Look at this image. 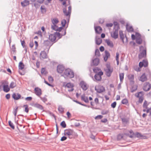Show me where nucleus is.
Returning a JSON list of instances; mask_svg holds the SVG:
<instances>
[{
  "instance_id": "57",
  "label": "nucleus",
  "mask_w": 151,
  "mask_h": 151,
  "mask_svg": "<svg viewBox=\"0 0 151 151\" xmlns=\"http://www.w3.org/2000/svg\"><path fill=\"white\" fill-rule=\"evenodd\" d=\"M116 104V101H114L111 104V106L113 108H115Z\"/></svg>"
},
{
  "instance_id": "13",
  "label": "nucleus",
  "mask_w": 151,
  "mask_h": 151,
  "mask_svg": "<svg viewBox=\"0 0 151 151\" xmlns=\"http://www.w3.org/2000/svg\"><path fill=\"white\" fill-rule=\"evenodd\" d=\"M99 63V59L97 58H96L92 60V62L91 64V66H97Z\"/></svg>"
},
{
  "instance_id": "43",
  "label": "nucleus",
  "mask_w": 151,
  "mask_h": 151,
  "mask_svg": "<svg viewBox=\"0 0 151 151\" xmlns=\"http://www.w3.org/2000/svg\"><path fill=\"white\" fill-rule=\"evenodd\" d=\"M59 22V21L56 18H54L52 20V24H57Z\"/></svg>"
},
{
  "instance_id": "63",
  "label": "nucleus",
  "mask_w": 151,
  "mask_h": 151,
  "mask_svg": "<svg viewBox=\"0 0 151 151\" xmlns=\"http://www.w3.org/2000/svg\"><path fill=\"white\" fill-rule=\"evenodd\" d=\"M48 113L51 116H53L54 118H55V119H55V117H56V116L53 113H52V112H51L50 111H48Z\"/></svg>"
},
{
  "instance_id": "64",
  "label": "nucleus",
  "mask_w": 151,
  "mask_h": 151,
  "mask_svg": "<svg viewBox=\"0 0 151 151\" xmlns=\"http://www.w3.org/2000/svg\"><path fill=\"white\" fill-rule=\"evenodd\" d=\"M67 139V137L65 136H63L62 137H61L60 139V141H63L66 140Z\"/></svg>"
},
{
  "instance_id": "42",
  "label": "nucleus",
  "mask_w": 151,
  "mask_h": 151,
  "mask_svg": "<svg viewBox=\"0 0 151 151\" xmlns=\"http://www.w3.org/2000/svg\"><path fill=\"white\" fill-rule=\"evenodd\" d=\"M124 73H119V78L120 81L121 82L124 79Z\"/></svg>"
},
{
  "instance_id": "38",
  "label": "nucleus",
  "mask_w": 151,
  "mask_h": 151,
  "mask_svg": "<svg viewBox=\"0 0 151 151\" xmlns=\"http://www.w3.org/2000/svg\"><path fill=\"white\" fill-rule=\"evenodd\" d=\"M148 105V104H147V101L146 100H145L143 105V108L146 109H147V106Z\"/></svg>"
},
{
  "instance_id": "44",
  "label": "nucleus",
  "mask_w": 151,
  "mask_h": 151,
  "mask_svg": "<svg viewBox=\"0 0 151 151\" xmlns=\"http://www.w3.org/2000/svg\"><path fill=\"white\" fill-rule=\"evenodd\" d=\"M121 102L123 104L127 105L128 103V101L127 99H124L122 100Z\"/></svg>"
},
{
  "instance_id": "23",
  "label": "nucleus",
  "mask_w": 151,
  "mask_h": 151,
  "mask_svg": "<svg viewBox=\"0 0 151 151\" xmlns=\"http://www.w3.org/2000/svg\"><path fill=\"white\" fill-rule=\"evenodd\" d=\"M21 5L23 7L27 6L29 4V1L28 0H24L21 2Z\"/></svg>"
},
{
  "instance_id": "29",
  "label": "nucleus",
  "mask_w": 151,
  "mask_h": 151,
  "mask_svg": "<svg viewBox=\"0 0 151 151\" xmlns=\"http://www.w3.org/2000/svg\"><path fill=\"white\" fill-rule=\"evenodd\" d=\"M81 99L86 103H88L89 102L88 97L86 96L85 97V96L84 94L81 96Z\"/></svg>"
},
{
  "instance_id": "6",
  "label": "nucleus",
  "mask_w": 151,
  "mask_h": 151,
  "mask_svg": "<svg viewBox=\"0 0 151 151\" xmlns=\"http://www.w3.org/2000/svg\"><path fill=\"white\" fill-rule=\"evenodd\" d=\"M73 131L70 129H66L65 130V134L68 136V137L70 139L73 138Z\"/></svg>"
},
{
  "instance_id": "36",
  "label": "nucleus",
  "mask_w": 151,
  "mask_h": 151,
  "mask_svg": "<svg viewBox=\"0 0 151 151\" xmlns=\"http://www.w3.org/2000/svg\"><path fill=\"white\" fill-rule=\"evenodd\" d=\"M136 42L139 45L141 44L142 42V40L141 37L137 38L136 40Z\"/></svg>"
},
{
  "instance_id": "58",
  "label": "nucleus",
  "mask_w": 151,
  "mask_h": 151,
  "mask_svg": "<svg viewBox=\"0 0 151 151\" xmlns=\"http://www.w3.org/2000/svg\"><path fill=\"white\" fill-rule=\"evenodd\" d=\"M125 134L127 136L129 137L130 138H132L133 137H135V134H131L130 135H129V134L125 133Z\"/></svg>"
},
{
  "instance_id": "14",
  "label": "nucleus",
  "mask_w": 151,
  "mask_h": 151,
  "mask_svg": "<svg viewBox=\"0 0 151 151\" xmlns=\"http://www.w3.org/2000/svg\"><path fill=\"white\" fill-rule=\"evenodd\" d=\"M135 137H137L141 139H146L147 138L146 136L143 135L141 134L138 132H137L135 134Z\"/></svg>"
},
{
  "instance_id": "50",
  "label": "nucleus",
  "mask_w": 151,
  "mask_h": 151,
  "mask_svg": "<svg viewBox=\"0 0 151 151\" xmlns=\"http://www.w3.org/2000/svg\"><path fill=\"white\" fill-rule=\"evenodd\" d=\"M41 12L42 13L44 14L46 13V9L45 7H43L42 6H41L40 7Z\"/></svg>"
},
{
  "instance_id": "18",
  "label": "nucleus",
  "mask_w": 151,
  "mask_h": 151,
  "mask_svg": "<svg viewBox=\"0 0 151 151\" xmlns=\"http://www.w3.org/2000/svg\"><path fill=\"white\" fill-rule=\"evenodd\" d=\"M64 69V67L63 65H58L57 66V71L59 73H62Z\"/></svg>"
},
{
  "instance_id": "4",
  "label": "nucleus",
  "mask_w": 151,
  "mask_h": 151,
  "mask_svg": "<svg viewBox=\"0 0 151 151\" xmlns=\"http://www.w3.org/2000/svg\"><path fill=\"white\" fill-rule=\"evenodd\" d=\"M103 75V73L102 71H100L98 73L96 74L94 76V78L93 80L95 81H100L101 80V76Z\"/></svg>"
},
{
  "instance_id": "46",
  "label": "nucleus",
  "mask_w": 151,
  "mask_h": 151,
  "mask_svg": "<svg viewBox=\"0 0 151 151\" xmlns=\"http://www.w3.org/2000/svg\"><path fill=\"white\" fill-rule=\"evenodd\" d=\"M23 107H25L24 111L27 113H28L29 111V108H28V105L27 104L24 105H23Z\"/></svg>"
},
{
  "instance_id": "45",
  "label": "nucleus",
  "mask_w": 151,
  "mask_h": 151,
  "mask_svg": "<svg viewBox=\"0 0 151 151\" xmlns=\"http://www.w3.org/2000/svg\"><path fill=\"white\" fill-rule=\"evenodd\" d=\"M95 55L97 57H99L100 56V53L99 50L98 49H96L95 51Z\"/></svg>"
},
{
  "instance_id": "11",
  "label": "nucleus",
  "mask_w": 151,
  "mask_h": 151,
  "mask_svg": "<svg viewBox=\"0 0 151 151\" xmlns=\"http://www.w3.org/2000/svg\"><path fill=\"white\" fill-rule=\"evenodd\" d=\"M118 30L117 29H114L113 32L111 33V36L115 39L118 37Z\"/></svg>"
},
{
  "instance_id": "47",
  "label": "nucleus",
  "mask_w": 151,
  "mask_h": 151,
  "mask_svg": "<svg viewBox=\"0 0 151 151\" xmlns=\"http://www.w3.org/2000/svg\"><path fill=\"white\" fill-rule=\"evenodd\" d=\"M60 125L64 128H65L66 127V125L65 121H63L60 123Z\"/></svg>"
},
{
  "instance_id": "32",
  "label": "nucleus",
  "mask_w": 151,
  "mask_h": 151,
  "mask_svg": "<svg viewBox=\"0 0 151 151\" xmlns=\"http://www.w3.org/2000/svg\"><path fill=\"white\" fill-rule=\"evenodd\" d=\"M64 108H63L62 106L59 105L58 108V110L60 114H63L64 112Z\"/></svg>"
},
{
  "instance_id": "39",
  "label": "nucleus",
  "mask_w": 151,
  "mask_h": 151,
  "mask_svg": "<svg viewBox=\"0 0 151 151\" xmlns=\"http://www.w3.org/2000/svg\"><path fill=\"white\" fill-rule=\"evenodd\" d=\"M16 86V84L14 82H12L9 85V87L11 88H13Z\"/></svg>"
},
{
  "instance_id": "7",
  "label": "nucleus",
  "mask_w": 151,
  "mask_h": 151,
  "mask_svg": "<svg viewBox=\"0 0 151 151\" xmlns=\"http://www.w3.org/2000/svg\"><path fill=\"white\" fill-rule=\"evenodd\" d=\"M53 43H51L50 41L48 40H44L43 42L44 45L46 46L47 49V52H48L49 50L50 47L53 45Z\"/></svg>"
},
{
  "instance_id": "31",
  "label": "nucleus",
  "mask_w": 151,
  "mask_h": 151,
  "mask_svg": "<svg viewBox=\"0 0 151 151\" xmlns=\"http://www.w3.org/2000/svg\"><path fill=\"white\" fill-rule=\"evenodd\" d=\"M126 28L127 31L129 32H132L134 31L132 27V26H129L127 24L126 25Z\"/></svg>"
},
{
  "instance_id": "9",
  "label": "nucleus",
  "mask_w": 151,
  "mask_h": 151,
  "mask_svg": "<svg viewBox=\"0 0 151 151\" xmlns=\"http://www.w3.org/2000/svg\"><path fill=\"white\" fill-rule=\"evenodd\" d=\"M143 93V91H140L138 93L137 95L135 94V96L139 98V102L140 103H141L142 102L144 99L143 97L144 95Z\"/></svg>"
},
{
  "instance_id": "51",
  "label": "nucleus",
  "mask_w": 151,
  "mask_h": 151,
  "mask_svg": "<svg viewBox=\"0 0 151 151\" xmlns=\"http://www.w3.org/2000/svg\"><path fill=\"white\" fill-rule=\"evenodd\" d=\"M55 35H56V36L57 35V36L58 37L59 39H60L62 37V35L59 32H56L55 33Z\"/></svg>"
},
{
  "instance_id": "1",
  "label": "nucleus",
  "mask_w": 151,
  "mask_h": 151,
  "mask_svg": "<svg viewBox=\"0 0 151 151\" xmlns=\"http://www.w3.org/2000/svg\"><path fill=\"white\" fill-rule=\"evenodd\" d=\"M66 0L64 1L63 3V5L64 6V7L63 9V13L66 16H68V18L67 19L68 22H69L70 17L71 15V6L70 5L68 7V10L67 12V6L66 4Z\"/></svg>"
},
{
  "instance_id": "2",
  "label": "nucleus",
  "mask_w": 151,
  "mask_h": 151,
  "mask_svg": "<svg viewBox=\"0 0 151 151\" xmlns=\"http://www.w3.org/2000/svg\"><path fill=\"white\" fill-rule=\"evenodd\" d=\"M74 76L73 71L69 68L66 69L62 75V76L65 78L68 77L70 78H73L74 77Z\"/></svg>"
},
{
  "instance_id": "17",
  "label": "nucleus",
  "mask_w": 151,
  "mask_h": 151,
  "mask_svg": "<svg viewBox=\"0 0 151 151\" xmlns=\"http://www.w3.org/2000/svg\"><path fill=\"white\" fill-rule=\"evenodd\" d=\"M40 58L41 59L47 58V55L46 52L44 51H41L40 54Z\"/></svg>"
},
{
  "instance_id": "62",
  "label": "nucleus",
  "mask_w": 151,
  "mask_h": 151,
  "mask_svg": "<svg viewBox=\"0 0 151 151\" xmlns=\"http://www.w3.org/2000/svg\"><path fill=\"white\" fill-rule=\"evenodd\" d=\"M122 121L123 123H127L128 122V120L127 119L123 118L122 119Z\"/></svg>"
},
{
  "instance_id": "28",
  "label": "nucleus",
  "mask_w": 151,
  "mask_h": 151,
  "mask_svg": "<svg viewBox=\"0 0 151 151\" xmlns=\"http://www.w3.org/2000/svg\"><path fill=\"white\" fill-rule=\"evenodd\" d=\"M113 24L114 25V29H117V30H119L120 29L119 24L117 22L114 21Z\"/></svg>"
},
{
  "instance_id": "15",
  "label": "nucleus",
  "mask_w": 151,
  "mask_h": 151,
  "mask_svg": "<svg viewBox=\"0 0 151 151\" xmlns=\"http://www.w3.org/2000/svg\"><path fill=\"white\" fill-rule=\"evenodd\" d=\"M31 105L32 106L37 108L39 109L42 110L43 111H45L44 110V108L43 106L40 104L36 103L35 104H32Z\"/></svg>"
},
{
  "instance_id": "35",
  "label": "nucleus",
  "mask_w": 151,
  "mask_h": 151,
  "mask_svg": "<svg viewBox=\"0 0 151 151\" xmlns=\"http://www.w3.org/2000/svg\"><path fill=\"white\" fill-rule=\"evenodd\" d=\"M74 86L73 84L70 83H67L65 86V87L68 88H73Z\"/></svg>"
},
{
  "instance_id": "54",
  "label": "nucleus",
  "mask_w": 151,
  "mask_h": 151,
  "mask_svg": "<svg viewBox=\"0 0 151 151\" xmlns=\"http://www.w3.org/2000/svg\"><path fill=\"white\" fill-rule=\"evenodd\" d=\"M109 112V111L108 110H103L101 111V114L103 115H105L107 114Z\"/></svg>"
},
{
  "instance_id": "41",
  "label": "nucleus",
  "mask_w": 151,
  "mask_h": 151,
  "mask_svg": "<svg viewBox=\"0 0 151 151\" xmlns=\"http://www.w3.org/2000/svg\"><path fill=\"white\" fill-rule=\"evenodd\" d=\"M93 72L96 73V74L98 73L99 72V70H101V69L98 67H96L95 68H94L93 69Z\"/></svg>"
},
{
  "instance_id": "40",
  "label": "nucleus",
  "mask_w": 151,
  "mask_h": 151,
  "mask_svg": "<svg viewBox=\"0 0 151 151\" xmlns=\"http://www.w3.org/2000/svg\"><path fill=\"white\" fill-rule=\"evenodd\" d=\"M17 109H18V107H15L13 109V114H14L15 117H16V116L17 112Z\"/></svg>"
},
{
  "instance_id": "30",
  "label": "nucleus",
  "mask_w": 151,
  "mask_h": 151,
  "mask_svg": "<svg viewBox=\"0 0 151 151\" xmlns=\"http://www.w3.org/2000/svg\"><path fill=\"white\" fill-rule=\"evenodd\" d=\"M11 49L12 50V53L14 55H16L17 51L15 45H13L11 48Z\"/></svg>"
},
{
  "instance_id": "8",
  "label": "nucleus",
  "mask_w": 151,
  "mask_h": 151,
  "mask_svg": "<svg viewBox=\"0 0 151 151\" xmlns=\"http://www.w3.org/2000/svg\"><path fill=\"white\" fill-rule=\"evenodd\" d=\"M95 90L96 92L99 93H101L105 91V88L104 87L101 85H98L97 87L95 86Z\"/></svg>"
},
{
  "instance_id": "52",
  "label": "nucleus",
  "mask_w": 151,
  "mask_h": 151,
  "mask_svg": "<svg viewBox=\"0 0 151 151\" xmlns=\"http://www.w3.org/2000/svg\"><path fill=\"white\" fill-rule=\"evenodd\" d=\"M41 73L42 74H44L46 75L47 74V72L45 71V69L44 68H42L41 71Z\"/></svg>"
},
{
  "instance_id": "24",
  "label": "nucleus",
  "mask_w": 151,
  "mask_h": 151,
  "mask_svg": "<svg viewBox=\"0 0 151 151\" xmlns=\"http://www.w3.org/2000/svg\"><path fill=\"white\" fill-rule=\"evenodd\" d=\"M3 87V91L5 92H8L10 91V88L8 85H5L4 84Z\"/></svg>"
},
{
  "instance_id": "20",
  "label": "nucleus",
  "mask_w": 151,
  "mask_h": 151,
  "mask_svg": "<svg viewBox=\"0 0 151 151\" xmlns=\"http://www.w3.org/2000/svg\"><path fill=\"white\" fill-rule=\"evenodd\" d=\"M21 97V95L18 93H14L12 94V97L14 100H18Z\"/></svg>"
},
{
  "instance_id": "48",
  "label": "nucleus",
  "mask_w": 151,
  "mask_h": 151,
  "mask_svg": "<svg viewBox=\"0 0 151 151\" xmlns=\"http://www.w3.org/2000/svg\"><path fill=\"white\" fill-rule=\"evenodd\" d=\"M61 24L63 27H64L66 23V21L65 19H63L61 22Z\"/></svg>"
},
{
  "instance_id": "3",
  "label": "nucleus",
  "mask_w": 151,
  "mask_h": 151,
  "mask_svg": "<svg viewBox=\"0 0 151 151\" xmlns=\"http://www.w3.org/2000/svg\"><path fill=\"white\" fill-rule=\"evenodd\" d=\"M144 47L142 46L140 47V50H142V51L138 55V58L139 59H141L143 57H146V49H144Z\"/></svg>"
},
{
  "instance_id": "12",
  "label": "nucleus",
  "mask_w": 151,
  "mask_h": 151,
  "mask_svg": "<svg viewBox=\"0 0 151 151\" xmlns=\"http://www.w3.org/2000/svg\"><path fill=\"white\" fill-rule=\"evenodd\" d=\"M151 88V84L149 82H146L145 84L143 87V89L145 91H149Z\"/></svg>"
},
{
  "instance_id": "60",
  "label": "nucleus",
  "mask_w": 151,
  "mask_h": 151,
  "mask_svg": "<svg viewBox=\"0 0 151 151\" xmlns=\"http://www.w3.org/2000/svg\"><path fill=\"white\" fill-rule=\"evenodd\" d=\"M136 39L141 37L140 34L138 32H136L135 34Z\"/></svg>"
},
{
  "instance_id": "53",
  "label": "nucleus",
  "mask_w": 151,
  "mask_h": 151,
  "mask_svg": "<svg viewBox=\"0 0 151 151\" xmlns=\"http://www.w3.org/2000/svg\"><path fill=\"white\" fill-rule=\"evenodd\" d=\"M123 134H119L117 136V139L118 140H120L123 137Z\"/></svg>"
},
{
  "instance_id": "25",
  "label": "nucleus",
  "mask_w": 151,
  "mask_h": 151,
  "mask_svg": "<svg viewBox=\"0 0 151 151\" xmlns=\"http://www.w3.org/2000/svg\"><path fill=\"white\" fill-rule=\"evenodd\" d=\"M105 56L104 57V60L105 61H106L108 58L110 56V54L109 52L106 50L105 51Z\"/></svg>"
},
{
  "instance_id": "55",
  "label": "nucleus",
  "mask_w": 151,
  "mask_h": 151,
  "mask_svg": "<svg viewBox=\"0 0 151 151\" xmlns=\"http://www.w3.org/2000/svg\"><path fill=\"white\" fill-rule=\"evenodd\" d=\"M142 63H144V66L145 67H146L147 66L148 63L147 61L143 60L142 61Z\"/></svg>"
},
{
  "instance_id": "56",
  "label": "nucleus",
  "mask_w": 151,
  "mask_h": 151,
  "mask_svg": "<svg viewBox=\"0 0 151 151\" xmlns=\"http://www.w3.org/2000/svg\"><path fill=\"white\" fill-rule=\"evenodd\" d=\"M58 28V26H57L56 24H55L54 25H52L51 27V28L52 29L55 31H56L57 30V28Z\"/></svg>"
},
{
  "instance_id": "5",
  "label": "nucleus",
  "mask_w": 151,
  "mask_h": 151,
  "mask_svg": "<svg viewBox=\"0 0 151 151\" xmlns=\"http://www.w3.org/2000/svg\"><path fill=\"white\" fill-rule=\"evenodd\" d=\"M106 68L105 70L106 72V75L107 76L109 77L113 71V69L111 67L110 65H108L106 66Z\"/></svg>"
},
{
  "instance_id": "10",
  "label": "nucleus",
  "mask_w": 151,
  "mask_h": 151,
  "mask_svg": "<svg viewBox=\"0 0 151 151\" xmlns=\"http://www.w3.org/2000/svg\"><path fill=\"white\" fill-rule=\"evenodd\" d=\"M79 86L84 91H86L88 89L87 84L83 81H81L80 82Z\"/></svg>"
},
{
  "instance_id": "49",
  "label": "nucleus",
  "mask_w": 151,
  "mask_h": 151,
  "mask_svg": "<svg viewBox=\"0 0 151 151\" xmlns=\"http://www.w3.org/2000/svg\"><path fill=\"white\" fill-rule=\"evenodd\" d=\"M137 86H136L135 87L134 86H132L131 89V92L133 93L134 91H135L137 89Z\"/></svg>"
},
{
  "instance_id": "16",
  "label": "nucleus",
  "mask_w": 151,
  "mask_h": 151,
  "mask_svg": "<svg viewBox=\"0 0 151 151\" xmlns=\"http://www.w3.org/2000/svg\"><path fill=\"white\" fill-rule=\"evenodd\" d=\"M35 94L38 96H40L42 94L41 89L38 87H36L34 89Z\"/></svg>"
},
{
  "instance_id": "22",
  "label": "nucleus",
  "mask_w": 151,
  "mask_h": 151,
  "mask_svg": "<svg viewBox=\"0 0 151 151\" xmlns=\"http://www.w3.org/2000/svg\"><path fill=\"white\" fill-rule=\"evenodd\" d=\"M95 40L96 43L97 45H99L102 42V40L99 36H96L95 37Z\"/></svg>"
},
{
  "instance_id": "33",
  "label": "nucleus",
  "mask_w": 151,
  "mask_h": 151,
  "mask_svg": "<svg viewBox=\"0 0 151 151\" xmlns=\"http://www.w3.org/2000/svg\"><path fill=\"white\" fill-rule=\"evenodd\" d=\"M119 35L121 39L122 40L123 43H124V37L122 31V30L119 31Z\"/></svg>"
},
{
  "instance_id": "21",
  "label": "nucleus",
  "mask_w": 151,
  "mask_h": 151,
  "mask_svg": "<svg viewBox=\"0 0 151 151\" xmlns=\"http://www.w3.org/2000/svg\"><path fill=\"white\" fill-rule=\"evenodd\" d=\"M94 29L96 33L100 34L101 33L102 29L100 26L95 27Z\"/></svg>"
},
{
  "instance_id": "34",
  "label": "nucleus",
  "mask_w": 151,
  "mask_h": 151,
  "mask_svg": "<svg viewBox=\"0 0 151 151\" xmlns=\"http://www.w3.org/2000/svg\"><path fill=\"white\" fill-rule=\"evenodd\" d=\"M24 65L22 61H21L19 63L18 66L19 69L21 70L23 69L24 68Z\"/></svg>"
},
{
  "instance_id": "61",
  "label": "nucleus",
  "mask_w": 151,
  "mask_h": 151,
  "mask_svg": "<svg viewBox=\"0 0 151 151\" xmlns=\"http://www.w3.org/2000/svg\"><path fill=\"white\" fill-rule=\"evenodd\" d=\"M103 117V116L101 115H98L97 116H96L95 118V119H102V118Z\"/></svg>"
},
{
  "instance_id": "37",
  "label": "nucleus",
  "mask_w": 151,
  "mask_h": 151,
  "mask_svg": "<svg viewBox=\"0 0 151 151\" xmlns=\"http://www.w3.org/2000/svg\"><path fill=\"white\" fill-rule=\"evenodd\" d=\"M8 124L10 127L13 129H15V127L13 124L11 122V121H9L8 122Z\"/></svg>"
},
{
  "instance_id": "27",
  "label": "nucleus",
  "mask_w": 151,
  "mask_h": 151,
  "mask_svg": "<svg viewBox=\"0 0 151 151\" xmlns=\"http://www.w3.org/2000/svg\"><path fill=\"white\" fill-rule=\"evenodd\" d=\"M147 80V77L145 76V73H143L142 75L140 77V79L139 80L142 82H144L145 81Z\"/></svg>"
},
{
  "instance_id": "19",
  "label": "nucleus",
  "mask_w": 151,
  "mask_h": 151,
  "mask_svg": "<svg viewBox=\"0 0 151 151\" xmlns=\"http://www.w3.org/2000/svg\"><path fill=\"white\" fill-rule=\"evenodd\" d=\"M56 37V35L54 34H50L49 35V39L51 42H53L55 40Z\"/></svg>"
},
{
  "instance_id": "26",
  "label": "nucleus",
  "mask_w": 151,
  "mask_h": 151,
  "mask_svg": "<svg viewBox=\"0 0 151 151\" xmlns=\"http://www.w3.org/2000/svg\"><path fill=\"white\" fill-rule=\"evenodd\" d=\"M105 42L107 44V45L111 48L114 47V45L112 42L111 41L109 40L106 39Z\"/></svg>"
},
{
  "instance_id": "59",
  "label": "nucleus",
  "mask_w": 151,
  "mask_h": 151,
  "mask_svg": "<svg viewBox=\"0 0 151 151\" xmlns=\"http://www.w3.org/2000/svg\"><path fill=\"white\" fill-rule=\"evenodd\" d=\"M40 99L44 103L47 101V99L45 97H40Z\"/></svg>"
}]
</instances>
